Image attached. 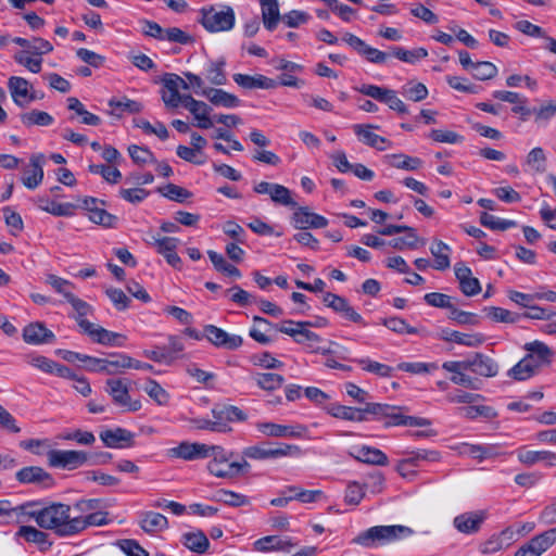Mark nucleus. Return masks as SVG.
Segmentation results:
<instances>
[{
    "mask_svg": "<svg viewBox=\"0 0 556 556\" xmlns=\"http://www.w3.org/2000/svg\"><path fill=\"white\" fill-rule=\"evenodd\" d=\"M76 511L73 506L52 502L43 504L40 502L37 514V526L45 530H51L60 538H70L75 535Z\"/></svg>",
    "mask_w": 556,
    "mask_h": 556,
    "instance_id": "1",
    "label": "nucleus"
},
{
    "mask_svg": "<svg viewBox=\"0 0 556 556\" xmlns=\"http://www.w3.org/2000/svg\"><path fill=\"white\" fill-rule=\"evenodd\" d=\"M413 534L414 530L412 528L402 525L374 526L359 532L353 539V543L365 548H377Z\"/></svg>",
    "mask_w": 556,
    "mask_h": 556,
    "instance_id": "2",
    "label": "nucleus"
},
{
    "mask_svg": "<svg viewBox=\"0 0 556 556\" xmlns=\"http://www.w3.org/2000/svg\"><path fill=\"white\" fill-rule=\"evenodd\" d=\"M101 500L89 498L79 500L74 505V511H76L75 519V535L81 533L91 526H103L108 523V513L97 511L100 507Z\"/></svg>",
    "mask_w": 556,
    "mask_h": 556,
    "instance_id": "3",
    "label": "nucleus"
},
{
    "mask_svg": "<svg viewBox=\"0 0 556 556\" xmlns=\"http://www.w3.org/2000/svg\"><path fill=\"white\" fill-rule=\"evenodd\" d=\"M200 14V23L210 33L227 31L235 26V11L229 5L202 8Z\"/></svg>",
    "mask_w": 556,
    "mask_h": 556,
    "instance_id": "4",
    "label": "nucleus"
},
{
    "mask_svg": "<svg viewBox=\"0 0 556 556\" xmlns=\"http://www.w3.org/2000/svg\"><path fill=\"white\" fill-rule=\"evenodd\" d=\"M300 455H302V450L299 445L287 443H278L277 447H267L266 443H261L242 450L243 457L254 460L298 457Z\"/></svg>",
    "mask_w": 556,
    "mask_h": 556,
    "instance_id": "5",
    "label": "nucleus"
},
{
    "mask_svg": "<svg viewBox=\"0 0 556 556\" xmlns=\"http://www.w3.org/2000/svg\"><path fill=\"white\" fill-rule=\"evenodd\" d=\"M357 92L370 97L378 102L387 104L391 110L399 114L408 113L405 103L396 96L392 89L380 87L377 85L363 84L359 87H354Z\"/></svg>",
    "mask_w": 556,
    "mask_h": 556,
    "instance_id": "6",
    "label": "nucleus"
},
{
    "mask_svg": "<svg viewBox=\"0 0 556 556\" xmlns=\"http://www.w3.org/2000/svg\"><path fill=\"white\" fill-rule=\"evenodd\" d=\"M207 454L211 457L207 464V470L211 475L217 478H233V462H231L233 452H228L219 445H211Z\"/></svg>",
    "mask_w": 556,
    "mask_h": 556,
    "instance_id": "7",
    "label": "nucleus"
},
{
    "mask_svg": "<svg viewBox=\"0 0 556 556\" xmlns=\"http://www.w3.org/2000/svg\"><path fill=\"white\" fill-rule=\"evenodd\" d=\"M162 100L167 108L175 109L184 104V99L188 94H180L179 88L188 89L189 85L177 74L167 73L163 76Z\"/></svg>",
    "mask_w": 556,
    "mask_h": 556,
    "instance_id": "8",
    "label": "nucleus"
},
{
    "mask_svg": "<svg viewBox=\"0 0 556 556\" xmlns=\"http://www.w3.org/2000/svg\"><path fill=\"white\" fill-rule=\"evenodd\" d=\"M105 391L111 395L115 405L123 407L127 412H137L141 408L139 400L132 401L129 395V388L123 379H109Z\"/></svg>",
    "mask_w": 556,
    "mask_h": 556,
    "instance_id": "9",
    "label": "nucleus"
},
{
    "mask_svg": "<svg viewBox=\"0 0 556 556\" xmlns=\"http://www.w3.org/2000/svg\"><path fill=\"white\" fill-rule=\"evenodd\" d=\"M48 460L52 467L74 470L88 462V454L84 451L51 450Z\"/></svg>",
    "mask_w": 556,
    "mask_h": 556,
    "instance_id": "10",
    "label": "nucleus"
},
{
    "mask_svg": "<svg viewBox=\"0 0 556 556\" xmlns=\"http://www.w3.org/2000/svg\"><path fill=\"white\" fill-rule=\"evenodd\" d=\"M8 89L13 102L20 108H25L29 103L41 99V97H35L31 84L20 76H11L8 79Z\"/></svg>",
    "mask_w": 556,
    "mask_h": 556,
    "instance_id": "11",
    "label": "nucleus"
},
{
    "mask_svg": "<svg viewBox=\"0 0 556 556\" xmlns=\"http://www.w3.org/2000/svg\"><path fill=\"white\" fill-rule=\"evenodd\" d=\"M488 517L489 513L485 509L466 511L453 519V526L463 534H475L480 531Z\"/></svg>",
    "mask_w": 556,
    "mask_h": 556,
    "instance_id": "12",
    "label": "nucleus"
},
{
    "mask_svg": "<svg viewBox=\"0 0 556 556\" xmlns=\"http://www.w3.org/2000/svg\"><path fill=\"white\" fill-rule=\"evenodd\" d=\"M256 429L266 437L301 439L307 432L304 425H279L275 422H257Z\"/></svg>",
    "mask_w": 556,
    "mask_h": 556,
    "instance_id": "13",
    "label": "nucleus"
},
{
    "mask_svg": "<svg viewBox=\"0 0 556 556\" xmlns=\"http://www.w3.org/2000/svg\"><path fill=\"white\" fill-rule=\"evenodd\" d=\"M99 437L109 448H129L136 445V434L122 427L102 430Z\"/></svg>",
    "mask_w": 556,
    "mask_h": 556,
    "instance_id": "14",
    "label": "nucleus"
},
{
    "mask_svg": "<svg viewBox=\"0 0 556 556\" xmlns=\"http://www.w3.org/2000/svg\"><path fill=\"white\" fill-rule=\"evenodd\" d=\"M15 478L22 484H35L45 489H50L55 483L53 477L39 466L24 467L15 473Z\"/></svg>",
    "mask_w": 556,
    "mask_h": 556,
    "instance_id": "15",
    "label": "nucleus"
},
{
    "mask_svg": "<svg viewBox=\"0 0 556 556\" xmlns=\"http://www.w3.org/2000/svg\"><path fill=\"white\" fill-rule=\"evenodd\" d=\"M253 190L258 194H268L271 201L277 204L290 207L298 205L291 197V191L282 185L261 181L254 185Z\"/></svg>",
    "mask_w": 556,
    "mask_h": 556,
    "instance_id": "16",
    "label": "nucleus"
},
{
    "mask_svg": "<svg viewBox=\"0 0 556 556\" xmlns=\"http://www.w3.org/2000/svg\"><path fill=\"white\" fill-rule=\"evenodd\" d=\"M408 410L405 406L392 405V410L387 414L383 422L384 427L404 426V427H427L431 420L424 417L408 416L404 412Z\"/></svg>",
    "mask_w": 556,
    "mask_h": 556,
    "instance_id": "17",
    "label": "nucleus"
},
{
    "mask_svg": "<svg viewBox=\"0 0 556 556\" xmlns=\"http://www.w3.org/2000/svg\"><path fill=\"white\" fill-rule=\"evenodd\" d=\"M211 445L204 443H190L184 441L177 446L168 450V456L172 458H180L184 460H194L208 458V451Z\"/></svg>",
    "mask_w": 556,
    "mask_h": 556,
    "instance_id": "18",
    "label": "nucleus"
},
{
    "mask_svg": "<svg viewBox=\"0 0 556 556\" xmlns=\"http://www.w3.org/2000/svg\"><path fill=\"white\" fill-rule=\"evenodd\" d=\"M291 223L296 229L305 230L307 228H325L328 219L317 213L311 212L307 206H299L293 212Z\"/></svg>",
    "mask_w": 556,
    "mask_h": 556,
    "instance_id": "19",
    "label": "nucleus"
},
{
    "mask_svg": "<svg viewBox=\"0 0 556 556\" xmlns=\"http://www.w3.org/2000/svg\"><path fill=\"white\" fill-rule=\"evenodd\" d=\"M204 336L215 346L225 348L227 350H236L243 343L240 336L229 334L214 325H206L204 327Z\"/></svg>",
    "mask_w": 556,
    "mask_h": 556,
    "instance_id": "20",
    "label": "nucleus"
},
{
    "mask_svg": "<svg viewBox=\"0 0 556 556\" xmlns=\"http://www.w3.org/2000/svg\"><path fill=\"white\" fill-rule=\"evenodd\" d=\"M212 416L215 422H220L224 430H218V432L226 433L231 431V427H229V422L233 421H245L248 416L247 414L237 406L233 405H224V406H215L212 409Z\"/></svg>",
    "mask_w": 556,
    "mask_h": 556,
    "instance_id": "21",
    "label": "nucleus"
},
{
    "mask_svg": "<svg viewBox=\"0 0 556 556\" xmlns=\"http://www.w3.org/2000/svg\"><path fill=\"white\" fill-rule=\"evenodd\" d=\"M83 331L99 344L123 346V342L116 341V338H124L123 333L110 331L90 321H83Z\"/></svg>",
    "mask_w": 556,
    "mask_h": 556,
    "instance_id": "22",
    "label": "nucleus"
},
{
    "mask_svg": "<svg viewBox=\"0 0 556 556\" xmlns=\"http://www.w3.org/2000/svg\"><path fill=\"white\" fill-rule=\"evenodd\" d=\"M153 242L156 252L161 255H163L166 260V262L174 268L180 269L181 268V258L176 253V249L179 243L178 238L174 237H163V238H155L152 237Z\"/></svg>",
    "mask_w": 556,
    "mask_h": 556,
    "instance_id": "23",
    "label": "nucleus"
},
{
    "mask_svg": "<svg viewBox=\"0 0 556 556\" xmlns=\"http://www.w3.org/2000/svg\"><path fill=\"white\" fill-rule=\"evenodd\" d=\"M525 350L528 351L525 357H531L530 363L535 365L539 371L542 367L548 366L553 362L554 352L542 341L528 342L525 344Z\"/></svg>",
    "mask_w": 556,
    "mask_h": 556,
    "instance_id": "24",
    "label": "nucleus"
},
{
    "mask_svg": "<svg viewBox=\"0 0 556 556\" xmlns=\"http://www.w3.org/2000/svg\"><path fill=\"white\" fill-rule=\"evenodd\" d=\"M22 336L26 343L33 345L52 343L55 340V334L40 321H34L26 325L23 329Z\"/></svg>",
    "mask_w": 556,
    "mask_h": 556,
    "instance_id": "25",
    "label": "nucleus"
},
{
    "mask_svg": "<svg viewBox=\"0 0 556 556\" xmlns=\"http://www.w3.org/2000/svg\"><path fill=\"white\" fill-rule=\"evenodd\" d=\"M182 106L187 109L198 121L195 124L197 127L208 129L213 126V122L210 117L212 108L208 106L205 102L195 100L191 96H187L184 99Z\"/></svg>",
    "mask_w": 556,
    "mask_h": 556,
    "instance_id": "26",
    "label": "nucleus"
},
{
    "mask_svg": "<svg viewBox=\"0 0 556 556\" xmlns=\"http://www.w3.org/2000/svg\"><path fill=\"white\" fill-rule=\"evenodd\" d=\"M38 506L39 501H29L18 506H12L10 504V513L8 514V523H26L30 519H34L37 523Z\"/></svg>",
    "mask_w": 556,
    "mask_h": 556,
    "instance_id": "27",
    "label": "nucleus"
},
{
    "mask_svg": "<svg viewBox=\"0 0 556 556\" xmlns=\"http://www.w3.org/2000/svg\"><path fill=\"white\" fill-rule=\"evenodd\" d=\"M467 362L468 369L481 377L491 378L498 374L497 363L485 354L475 353L473 357Z\"/></svg>",
    "mask_w": 556,
    "mask_h": 556,
    "instance_id": "28",
    "label": "nucleus"
},
{
    "mask_svg": "<svg viewBox=\"0 0 556 556\" xmlns=\"http://www.w3.org/2000/svg\"><path fill=\"white\" fill-rule=\"evenodd\" d=\"M350 456L354 459L377 466H386L389 463L388 456L381 450L368 445H362L355 450V452H350Z\"/></svg>",
    "mask_w": 556,
    "mask_h": 556,
    "instance_id": "29",
    "label": "nucleus"
},
{
    "mask_svg": "<svg viewBox=\"0 0 556 556\" xmlns=\"http://www.w3.org/2000/svg\"><path fill=\"white\" fill-rule=\"evenodd\" d=\"M43 163L45 155L34 154L30 156L29 165L31 170H27L25 176L22 177L23 185L28 189H36L43 180Z\"/></svg>",
    "mask_w": 556,
    "mask_h": 556,
    "instance_id": "30",
    "label": "nucleus"
},
{
    "mask_svg": "<svg viewBox=\"0 0 556 556\" xmlns=\"http://www.w3.org/2000/svg\"><path fill=\"white\" fill-rule=\"evenodd\" d=\"M440 338L446 342H455L468 348H477L485 341L481 333H463L451 329H442Z\"/></svg>",
    "mask_w": 556,
    "mask_h": 556,
    "instance_id": "31",
    "label": "nucleus"
},
{
    "mask_svg": "<svg viewBox=\"0 0 556 556\" xmlns=\"http://www.w3.org/2000/svg\"><path fill=\"white\" fill-rule=\"evenodd\" d=\"M195 92L199 93V91ZM200 94L207 98L208 101L216 106L231 109L239 106L241 103L240 99L237 96L229 93L223 89L206 88L203 89L200 92Z\"/></svg>",
    "mask_w": 556,
    "mask_h": 556,
    "instance_id": "32",
    "label": "nucleus"
},
{
    "mask_svg": "<svg viewBox=\"0 0 556 556\" xmlns=\"http://www.w3.org/2000/svg\"><path fill=\"white\" fill-rule=\"evenodd\" d=\"M236 84L244 89H274L278 87V84L275 79L268 78L264 75L257 74L255 76L247 75V74H233L232 76Z\"/></svg>",
    "mask_w": 556,
    "mask_h": 556,
    "instance_id": "33",
    "label": "nucleus"
},
{
    "mask_svg": "<svg viewBox=\"0 0 556 556\" xmlns=\"http://www.w3.org/2000/svg\"><path fill=\"white\" fill-rule=\"evenodd\" d=\"M38 208L41 211H45L47 213H50L54 216H65L71 217L75 214V210L77 205L66 202V203H58L53 200H50L47 197H38L35 200Z\"/></svg>",
    "mask_w": 556,
    "mask_h": 556,
    "instance_id": "34",
    "label": "nucleus"
},
{
    "mask_svg": "<svg viewBox=\"0 0 556 556\" xmlns=\"http://www.w3.org/2000/svg\"><path fill=\"white\" fill-rule=\"evenodd\" d=\"M324 409L330 416L349 421L363 422L367 421L368 417L364 416L361 412V407H351L332 403L324 407Z\"/></svg>",
    "mask_w": 556,
    "mask_h": 556,
    "instance_id": "35",
    "label": "nucleus"
},
{
    "mask_svg": "<svg viewBox=\"0 0 556 556\" xmlns=\"http://www.w3.org/2000/svg\"><path fill=\"white\" fill-rule=\"evenodd\" d=\"M374 128H378V126L362 124H356L353 126L355 135L363 143L377 150L383 151L386 150L384 144L388 143L389 141L384 137H381L372 132L371 129Z\"/></svg>",
    "mask_w": 556,
    "mask_h": 556,
    "instance_id": "36",
    "label": "nucleus"
},
{
    "mask_svg": "<svg viewBox=\"0 0 556 556\" xmlns=\"http://www.w3.org/2000/svg\"><path fill=\"white\" fill-rule=\"evenodd\" d=\"M15 538H23L26 542L35 543L40 549H48L52 545L49 534L33 526L22 525L15 533Z\"/></svg>",
    "mask_w": 556,
    "mask_h": 556,
    "instance_id": "37",
    "label": "nucleus"
},
{
    "mask_svg": "<svg viewBox=\"0 0 556 556\" xmlns=\"http://www.w3.org/2000/svg\"><path fill=\"white\" fill-rule=\"evenodd\" d=\"M518 459L528 466L543 462L548 467L556 466V454L549 451H530L521 448L518 451Z\"/></svg>",
    "mask_w": 556,
    "mask_h": 556,
    "instance_id": "38",
    "label": "nucleus"
},
{
    "mask_svg": "<svg viewBox=\"0 0 556 556\" xmlns=\"http://www.w3.org/2000/svg\"><path fill=\"white\" fill-rule=\"evenodd\" d=\"M140 527L147 533H157L168 527L167 518L155 511H144L141 514Z\"/></svg>",
    "mask_w": 556,
    "mask_h": 556,
    "instance_id": "39",
    "label": "nucleus"
},
{
    "mask_svg": "<svg viewBox=\"0 0 556 556\" xmlns=\"http://www.w3.org/2000/svg\"><path fill=\"white\" fill-rule=\"evenodd\" d=\"M296 543L292 542L291 539H281L277 535H267L258 539L254 543L255 549L260 552L268 551H289L294 547Z\"/></svg>",
    "mask_w": 556,
    "mask_h": 556,
    "instance_id": "40",
    "label": "nucleus"
},
{
    "mask_svg": "<svg viewBox=\"0 0 556 556\" xmlns=\"http://www.w3.org/2000/svg\"><path fill=\"white\" fill-rule=\"evenodd\" d=\"M555 543H556V527L551 528V529L533 536L526 544L535 554V556H541L544 552H546Z\"/></svg>",
    "mask_w": 556,
    "mask_h": 556,
    "instance_id": "41",
    "label": "nucleus"
},
{
    "mask_svg": "<svg viewBox=\"0 0 556 556\" xmlns=\"http://www.w3.org/2000/svg\"><path fill=\"white\" fill-rule=\"evenodd\" d=\"M265 28L273 31L281 20L278 0H260Z\"/></svg>",
    "mask_w": 556,
    "mask_h": 556,
    "instance_id": "42",
    "label": "nucleus"
},
{
    "mask_svg": "<svg viewBox=\"0 0 556 556\" xmlns=\"http://www.w3.org/2000/svg\"><path fill=\"white\" fill-rule=\"evenodd\" d=\"M430 252L434 257L433 267L437 270H445L450 268V252L451 248L441 240H434V243L430 247Z\"/></svg>",
    "mask_w": 556,
    "mask_h": 556,
    "instance_id": "43",
    "label": "nucleus"
},
{
    "mask_svg": "<svg viewBox=\"0 0 556 556\" xmlns=\"http://www.w3.org/2000/svg\"><path fill=\"white\" fill-rule=\"evenodd\" d=\"M252 378L256 386L264 391L278 390L285 383V378L274 372H256Z\"/></svg>",
    "mask_w": 556,
    "mask_h": 556,
    "instance_id": "44",
    "label": "nucleus"
},
{
    "mask_svg": "<svg viewBox=\"0 0 556 556\" xmlns=\"http://www.w3.org/2000/svg\"><path fill=\"white\" fill-rule=\"evenodd\" d=\"M184 545L192 552L203 554L210 546L207 536L202 532H188L182 535Z\"/></svg>",
    "mask_w": 556,
    "mask_h": 556,
    "instance_id": "45",
    "label": "nucleus"
},
{
    "mask_svg": "<svg viewBox=\"0 0 556 556\" xmlns=\"http://www.w3.org/2000/svg\"><path fill=\"white\" fill-rule=\"evenodd\" d=\"M531 357H523L513 368L509 369L508 376L517 381H525L539 372L535 365L530 363Z\"/></svg>",
    "mask_w": 556,
    "mask_h": 556,
    "instance_id": "46",
    "label": "nucleus"
},
{
    "mask_svg": "<svg viewBox=\"0 0 556 556\" xmlns=\"http://www.w3.org/2000/svg\"><path fill=\"white\" fill-rule=\"evenodd\" d=\"M109 106L113 109L111 112L113 115L121 116L124 112L127 113H140L143 110V105L135 100H130L126 97H124L121 100L117 99H111L109 101Z\"/></svg>",
    "mask_w": 556,
    "mask_h": 556,
    "instance_id": "47",
    "label": "nucleus"
},
{
    "mask_svg": "<svg viewBox=\"0 0 556 556\" xmlns=\"http://www.w3.org/2000/svg\"><path fill=\"white\" fill-rule=\"evenodd\" d=\"M406 237H399L390 240L388 244L395 250L403 251L405 249L414 250L418 247V243L425 244V239H420L416 232V229L412 227V230H405Z\"/></svg>",
    "mask_w": 556,
    "mask_h": 556,
    "instance_id": "48",
    "label": "nucleus"
},
{
    "mask_svg": "<svg viewBox=\"0 0 556 556\" xmlns=\"http://www.w3.org/2000/svg\"><path fill=\"white\" fill-rule=\"evenodd\" d=\"M21 122L26 127L31 126H50L53 123V117L43 111L31 110L29 112L23 113L20 116Z\"/></svg>",
    "mask_w": 556,
    "mask_h": 556,
    "instance_id": "49",
    "label": "nucleus"
},
{
    "mask_svg": "<svg viewBox=\"0 0 556 556\" xmlns=\"http://www.w3.org/2000/svg\"><path fill=\"white\" fill-rule=\"evenodd\" d=\"M392 410V405L388 403H365V406L361 407V412L364 416L368 417V420L383 421L387 418V414Z\"/></svg>",
    "mask_w": 556,
    "mask_h": 556,
    "instance_id": "50",
    "label": "nucleus"
},
{
    "mask_svg": "<svg viewBox=\"0 0 556 556\" xmlns=\"http://www.w3.org/2000/svg\"><path fill=\"white\" fill-rule=\"evenodd\" d=\"M214 500L231 507H241L250 503L248 496L225 489L218 490Z\"/></svg>",
    "mask_w": 556,
    "mask_h": 556,
    "instance_id": "51",
    "label": "nucleus"
},
{
    "mask_svg": "<svg viewBox=\"0 0 556 556\" xmlns=\"http://www.w3.org/2000/svg\"><path fill=\"white\" fill-rule=\"evenodd\" d=\"M391 53L396 59L409 64H414L428 56V51L425 48L406 50L403 47H392Z\"/></svg>",
    "mask_w": 556,
    "mask_h": 556,
    "instance_id": "52",
    "label": "nucleus"
},
{
    "mask_svg": "<svg viewBox=\"0 0 556 556\" xmlns=\"http://www.w3.org/2000/svg\"><path fill=\"white\" fill-rule=\"evenodd\" d=\"M207 255L217 271L235 278L241 277V271L236 266L227 263L222 254L210 250L207 251Z\"/></svg>",
    "mask_w": 556,
    "mask_h": 556,
    "instance_id": "53",
    "label": "nucleus"
},
{
    "mask_svg": "<svg viewBox=\"0 0 556 556\" xmlns=\"http://www.w3.org/2000/svg\"><path fill=\"white\" fill-rule=\"evenodd\" d=\"M484 311L486 312L488 317L496 323L515 324L521 319L520 314L513 313L503 307L490 306L485 307Z\"/></svg>",
    "mask_w": 556,
    "mask_h": 556,
    "instance_id": "54",
    "label": "nucleus"
},
{
    "mask_svg": "<svg viewBox=\"0 0 556 556\" xmlns=\"http://www.w3.org/2000/svg\"><path fill=\"white\" fill-rule=\"evenodd\" d=\"M480 224L489 229L502 231L517 226L515 220L502 219L486 212L481 213Z\"/></svg>",
    "mask_w": 556,
    "mask_h": 556,
    "instance_id": "55",
    "label": "nucleus"
},
{
    "mask_svg": "<svg viewBox=\"0 0 556 556\" xmlns=\"http://www.w3.org/2000/svg\"><path fill=\"white\" fill-rule=\"evenodd\" d=\"M407 457L413 463V466L418 467L422 462L437 463L441 460V453L437 450L420 448L407 452Z\"/></svg>",
    "mask_w": 556,
    "mask_h": 556,
    "instance_id": "56",
    "label": "nucleus"
},
{
    "mask_svg": "<svg viewBox=\"0 0 556 556\" xmlns=\"http://www.w3.org/2000/svg\"><path fill=\"white\" fill-rule=\"evenodd\" d=\"M76 312L74 318L78 326L83 329V321H88L85 317L93 313V307L86 301L77 298L76 295H68L67 301Z\"/></svg>",
    "mask_w": 556,
    "mask_h": 556,
    "instance_id": "57",
    "label": "nucleus"
},
{
    "mask_svg": "<svg viewBox=\"0 0 556 556\" xmlns=\"http://www.w3.org/2000/svg\"><path fill=\"white\" fill-rule=\"evenodd\" d=\"M513 532L507 528L500 534L492 535L488 541L481 545L482 554H493L501 551L504 547V539L509 540Z\"/></svg>",
    "mask_w": 556,
    "mask_h": 556,
    "instance_id": "58",
    "label": "nucleus"
},
{
    "mask_svg": "<svg viewBox=\"0 0 556 556\" xmlns=\"http://www.w3.org/2000/svg\"><path fill=\"white\" fill-rule=\"evenodd\" d=\"M106 374L115 375L119 369L131 368V357L124 353H113L106 358Z\"/></svg>",
    "mask_w": 556,
    "mask_h": 556,
    "instance_id": "59",
    "label": "nucleus"
},
{
    "mask_svg": "<svg viewBox=\"0 0 556 556\" xmlns=\"http://www.w3.org/2000/svg\"><path fill=\"white\" fill-rule=\"evenodd\" d=\"M381 324L386 326L391 331L399 333V334H416L418 333V329L415 327L409 326L405 319L400 317H389V318H382Z\"/></svg>",
    "mask_w": 556,
    "mask_h": 556,
    "instance_id": "60",
    "label": "nucleus"
},
{
    "mask_svg": "<svg viewBox=\"0 0 556 556\" xmlns=\"http://www.w3.org/2000/svg\"><path fill=\"white\" fill-rule=\"evenodd\" d=\"M89 219L100 226L105 228H116L118 223V217L109 213L104 208L92 210L91 214L88 215Z\"/></svg>",
    "mask_w": 556,
    "mask_h": 556,
    "instance_id": "61",
    "label": "nucleus"
},
{
    "mask_svg": "<svg viewBox=\"0 0 556 556\" xmlns=\"http://www.w3.org/2000/svg\"><path fill=\"white\" fill-rule=\"evenodd\" d=\"M128 152L134 163L138 165H144L147 163H156L154 154L147 147L131 144L128 147Z\"/></svg>",
    "mask_w": 556,
    "mask_h": 556,
    "instance_id": "62",
    "label": "nucleus"
},
{
    "mask_svg": "<svg viewBox=\"0 0 556 556\" xmlns=\"http://www.w3.org/2000/svg\"><path fill=\"white\" fill-rule=\"evenodd\" d=\"M389 157L393 160L391 165L395 168L417 170L422 165V161L419 157H413L405 154H392Z\"/></svg>",
    "mask_w": 556,
    "mask_h": 556,
    "instance_id": "63",
    "label": "nucleus"
},
{
    "mask_svg": "<svg viewBox=\"0 0 556 556\" xmlns=\"http://www.w3.org/2000/svg\"><path fill=\"white\" fill-rule=\"evenodd\" d=\"M471 73L476 79L488 80L496 76L497 67L491 62L479 61L475 63Z\"/></svg>",
    "mask_w": 556,
    "mask_h": 556,
    "instance_id": "64",
    "label": "nucleus"
}]
</instances>
